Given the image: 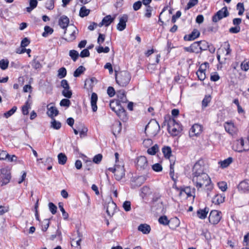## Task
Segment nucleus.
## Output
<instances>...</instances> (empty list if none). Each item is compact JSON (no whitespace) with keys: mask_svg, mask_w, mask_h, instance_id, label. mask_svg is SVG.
<instances>
[{"mask_svg":"<svg viewBox=\"0 0 249 249\" xmlns=\"http://www.w3.org/2000/svg\"><path fill=\"white\" fill-rule=\"evenodd\" d=\"M192 179L197 190H199L200 188L205 187L208 195H209V192L211 191L213 188V184L212 183L211 178L207 173L192 176Z\"/></svg>","mask_w":249,"mask_h":249,"instance_id":"obj_1","label":"nucleus"},{"mask_svg":"<svg viewBox=\"0 0 249 249\" xmlns=\"http://www.w3.org/2000/svg\"><path fill=\"white\" fill-rule=\"evenodd\" d=\"M69 18L63 16V29L65 30L63 39L67 42H72L76 39L78 30L73 24H69Z\"/></svg>","mask_w":249,"mask_h":249,"instance_id":"obj_2","label":"nucleus"},{"mask_svg":"<svg viewBox=\"0 0 249 249\" xmlns=\"http://www.w3.org/2000/svg\"><path fill=\"white\" fill-rule=\"evenodd\" d=\"M109 107L121 120L124 122L127 120L125 110L121 106L118 101L114 100L110 101Z\"/></svg>","mask_w":249,"mask_h":249,"instance_id":"obj_3","label":"nucleus"},{"mask_svg":"<svg viewBox=\"0 0 249 249\" xmlns=\"http://www.w3.org/2000/svg\"><path fill=\"white\" fill-rule=\"evenodd\" d=\"M131 74L127 71L118 72L115 71L116 83L120 86L125 87L128 84L131 80Z\"/></svg>","mask_w":249,"mask_h":249,"instance_id":"obj_4","label":"nucleus"},{"mask_svg":"<svg viewBox=\"0 0 249 249\" xmlns=\"http://www.w3.org/2000/svg\"><path fill=\"white\" fill-rule=\"evenodd\" d=\"M168 131L172 136L178 135L182 130L181 124L174 119H170L168 122Z\"/></svg>","mask_w":249,"mask_h":249,"instance_id":"obj_5","label":"nucleus"},{"mask_svg":"<svg viewBox=\"0 0 249 249\" xmlns=\"http://www.w3.org/2000/svg\"><path fill=\"white\" fill-rule=\"evenodd\" d=\"M160 126L156 120L151 121L145 126V132L151 136H155L160 131Z\"/></svg>","mask_w":249,"mask_h":249,"instance_id":"obj_6","label":"nucleus"},{"mask_svg":"<svg viewBox=\"0 0 249 249\" xmlns=\"http://www.w3.org/2000/svg\"><path fill=\"white\" fill-rule=\"evenodd\" d=\"M136 168L142 171H147L150 169L147 160L145 156L138 157L135 161Z\"/></svg>","mask_w":249,"mask_h":249,"instance_id":"obj_7","label":"nucleus"},{"mask_svg":"<svg viewBox=\"0 0 249 249\" xmlns=\"http://www.w3.org/2000/svg\"><path fill=\"white\" fill-rule=\"evenodd\" d=\"M204 161L202 160H199L194 165L192 168V176H196L198 175L206 173L205 172Z\"/></svg>","mask_w":249,"mask_h":249,"instance_id":"obj_8","label":"nucleus"},{"mask_svg":"<svg viewBox=\"0 0 249 249\" xmlns=\"http://www.w3.org/2000/svg\"><path fill=\"white\" fill-rule=\"evenodd\" d=\"M229 13L228 11L227 7L225 6L221 10H219L213 16L212 20L214 22H217L224 18L228 17Z\"/></svg>","mask_w":249,"mask_h":249,"instance_id":"obj_9","label":"nucleus"},{"mask_svg":"<svg viewBox=\"0 0 249 249\" xmlns=\"http://www.w3.org/2000/svg\"><path fill=\"white\" fill-rule=\"evenodd\" d=\"M11 177L10 170L5 168L1 169L0 179L2 184H7L10 181Z\"/></svg>","mask_w":249,"mask_h":249,"instance_id":"obj_10","label":"nucleus"},{"mask_svg":"<svg viewBox=\"0 0 249 249\" xmlns=\"http://www.w3.org/2000/svg\"><path fill=\"white\" fill-rule=\"evenodd\" d=\"M221 218V212L217 210L212 211L209 214V222L213 224H217Z\"/></svg>","mask_w":249,"mask_h":249,"instance_id":"obj_11","label":"nucleus"},{"mask_svg":"<svg viewBox=\"0 0 249 249\" xmlns=\"http://www.w3.org/2000/svg\"><path fill=\"white\" fill-rule=\"evenodd\" d=\"M203 127L201 125L195 124L191 128L189 131V136L191 137L197 136L202 132Z\"/></svg>","mask_w":249,"mask_h":249,"instance_id":"obj_12","label":"nucleus"},{"mask_svg":"<svg viewBox=\"0 0 249 249\" xmlns=\"http://www.w3.org/2000/svg\"><path fill=\"white\" fill-rule=\"evenodd\" d=\"M237 189L242 193H249V179H245L240 182L237 186Z\"/></svg>","mask_w":249,"mask_h":249,"instance_id":"obj_13","label":"nucleus"},{"mask_svg":"<svg viewBox=\"0 0 249 249\" xmlns=\"http://www.w3.org/2000/svg\"><path fill=\"white\" fill-rule=\"evenodd\" d=\"M225 131L231 135H235L237 132V128L231 122H226L224 124Z\"/></svg>","mask_w":249,"mask_h":249,"instance_id":"obj_14","label":"nucleus"},{"mask_svg":"<svg viewBox=\"0 0 249 249\" xmlns=\"http://www.w3.org/2000/svg\"><path fill=\"white\" fill-rule=\"evenodd\" d=\"M125 175V170L123 165L118 164L116 165V170L114 174L115 178L118 180H121Z\"/></svg>","mask_w":249,"mask_h":249,"instance_id":"obj_15","label":"nucleus"},{"mask_svg":"<svg viewBox=\"0 0 249 249\" xmlns=\"http://www.w3.org/2000/svg\"><path fill=\"white\" fill-rule=\"evenodd\" d=\"M47 114L52 119H53V117L58 114V110L53 104H49L47 106Z\"/></svg>","mask_w":249,"mask_h":249,"instance_id":"obj_16","label":"nucleus"},{"mask_svg":"<svg viewBox=\"0 0 249 249\" xmlns=\"http://www.w3.org/2000/svg\"><path fill=\"white\" fill-rule=\"evenodd\" d=\"M244 140L243 138L237 140L233 145V149L238 152H242L244 151Z\"/></svg>","mask_w":249,"mask_h":249,"instance_id":"obj_17","label":"nucleus"},{"mask_svg":"<svg viewBox=\"0 0 249 249\" xmlns=\"http://www.w3.org/2000/svg\"><path fill=\"white\" fill-rule=\"evenodd\" d=\"M128 20V16L127 15H123V16L120 18L119 22L117 26V29L120 31H122L126 27V23Z\"/></svg>","mask_w":249,"mask_h":249,"instance_id":"obj_18","label":"nucleus"},{"mask_svg":"<svg viewBox=\"0 0 249 249\" xmlns=\"http://www.w3.org/2000/svg\"><path fill=\"white\" fill-rule=\"evenodd\" d=\"M144 178L142 176L133 178L131 180V188H136L141 186L144 183Z\"/></svg>","mask_w":249,"mask_h":249,"instance_id":"obj_19","label":"nucleus"},{"mask_svg":"<svg viewBox=\"0 0 249 249\" xmlns=\"http://www.w3.org/2000/svg\"><path fill=\"white\" fill-rule=\"evenodd\" d=\"M115 18V17L111 18L110 15H107L103 18L102 21L99 23L98 26L100 27L103 25L107 27L114 21Z\"/></svg>","mask_w":249,"mask_h":249,"instance_id":"obj_20","label":"nucleus"},{"mask_svg":"<svg viewBox=\"0 0 249 249\" xmlns=\"http://www.w3.org/2000/svg\"><path fill=\"white\" fill-rule=\"evenodd\" d=\"M195 188L192 189L190 187L181 188L180 189L179 195L180 196H183L185 194L187 197L194 196L193 194L195 193Z\"/></svg>","mask_w":249,"mask_h":249,"instance_id":"obj_21","label":"nucleus"},{"mask_svg":"<svg viewBox=\"0 0 249 249\" xmlns=\"http://www.w3.org/2000/svg\"><path fill=\"white\" fill-rule=\"evenodd\" d=\"M98 100L97 94L93 92L91 94L90 97V104L92 108V110L93 112H95L97 110V102Z\"/></svg>","mask_w":249,"mask_h":249,"instance_id":"obj_22","label":"nucleus"},{"mask_svg":"<svg viewBox=\"0 0 249 249\" xmlns=\"http://www.w3.org/2000/svg\"><path fill=\"white\" fill-rule=\"evenodd\" d=\"M200 35L199 32L196 30L194 29L193 32L189 34L188 36H185L184 37V39L185 40H193L198 37Z\"/></svg>","mask_w":249,"mask_h":249,"instance_id":"obj_23","label":"nucleus"},{"mask_svg":"<svg viewBox=\"0 0 249 249\" xmlns=\"http://www.w3.org/2000/svg\"><path fill=\"white\" fill-rule=\"evenodd\" d=\"M122 130V124L120 121L115 122L112 125V130L113 134L116 135L120 133Z\"/></svg>","mask_w":249,"mask_h":249,"instance_id":"obj_24","label":"nucleus"},{"mask_svg":"<svg viewBox=\"0 0 249 249\" xmlns=\"http://www.w3.org/2000/svg\"><path fill=\"white\" fill-rule=\"evenodd\" d=\"M77 234L79 239L77 240L72 239L71 241V245L72 247L77 248V249H81L80 243L81 242L82 234L79 232V230H77Z\"/></svg>","mask_w":249,"mask_h":249,"instance_id":"obj_25","label":"nucleus"},{"mask_svg":"<svg viewBox=\"0 0 249 249\" xmlns=\"http://www.w3.org/2000/svg\"><path fill=\"white\" fill-rule=\"evenodd\" d=\"M116 207V205L113 202L108 203L106 210V212L107 214L109 216L113 215L114 213Z\"/></svg>","mask_w":249,"mask_h":249,"instance_id":"obj_26","label":"nucleus"},{"mask_svg":"<svg viewBox=\"0 0 249 249\" xmlns=\"http://www.w3.org/2000/svg\"><path fill=\"white\" fill-rule=\"evenodd\" d=\"M138 230L142 232L143 234H148L150 231V226L146 224H140L138 228Z\"/></svg>","mask_w":249,"mask_h":249,"instance_id":"obj_27","label":"nucleus"},{"mask_svg":"<svg viewBox=\"0 0 249 249\" xmlns=\"http://www.w3.org/2000/svg\"><path fill=\"white\" fill-rule=\"evenodd\" d=\"M117 96L118 98V102L122 103H126L127 101V98L124 90H119L117 92Z\"/></svg>","mask_w":249,"mask_h":249,"instance_id":"obj_28","label":"nucleus"},{"mask_svg":"<svg viewBox=\"0 0 249 249\" xmlns=\"http://www.w3.org/2000/svg\"><path fill=\"white\" fill-rule=\"evenodd\" d=\"M209 212V209L205 208L204 209H199L197 211V216L202 219H205Z\"/></svg>","mask_w":249,"mask_h":249,"instance_id":"obj_29","label":"nucleus"},{"mask_svg":"<svg viewBox=\"0 0 249 249\" xmlns=\"http://www.w3.org/2000/svg\"><path fill=\"white\" fill-rule=\"evenodd\" d=\"M225 200V197L221 195L217 194L213 198V203L219 205L223 203Z\"/></svg>","mask_w":249,"mask_h":249,"instance_id":"obj_30","label":"nucleus"},{"mask_svg":"<svg viewBox=\"0 0 249 249\" xmlns=\"http://www.w3.org/2000/svg\"><path fill=\"white\" fill-rule=\"evenodd\" d=\"M233 161V159L231 157H229L228 158L222 160L218 162L219 164H220L221 167L222 168H225L227 167L230 165L231 163Z\"/></svg>","mask_w":249,"mask_h":249,"instance_id":"obj_31","label":"nucleus"},{"mask_svg":"<svg viewBox=\"0 0 249 249\" xmlns=\"http://www.w3.org/2000/svg\"><path fill=\"white\" fill-rule=\"evenodd\" d=\"M191 49L193 50L192 53H198L201 52L199 41H196L191 44Z\"/></svg>","mask_w":249,"mask_h":249,"instance_id":"obj_32","label":"nucleus"},{"mask_svg":"<svg viewBox=\"0 0 249 249\" xmlns=\"http://www.w3.org/2000/svg\"><path fill=\"white\" fill-rule=\"evenodd\" d=\"M162 153L166 158L169 159L171 156L172 150L169 146H164L162 148Z\"/></svg>","mask_w":249,"mask_h":249,"instance_id":"obj_33","label":"nucleus"},{"mask_svg":"<svg viewBox=\"0 0 249 249\" xmlns=\"http://www.w3.org/2000/svg\"><path fill=\"white\" fill-rule=\"evenodd\" d=\"M37 56H35L34 59L31 63L32 67L36 70L40 69L42 65L39 61L37 60Z\"/></svg>","mask_w":249,"mask_h":249,"instance_id":"obj_34","label":"nucleus"},{"mask_svg":"<svg viewBox=\"0 0 249 249\" xmlns=\"http://www.w3.org/2000/svg\"><path fill=\"white\" fill-rule=\"evenodd\" d=\"M37 3L38 2L36 0H30V6L26 8L27 12L29 13L31 12L37 6Z\"/></svg>","mask_w":249,"mask_h":249,"instance_id":"obj_35","label":"nucleus"},{"mask_svg":"<svg viewBox=\"0 0 249 249\" xmlns=\"http://www.w3.org/2000/svg\"><path fill=\"white\" fill-rule=\"evenodd\" d=\"M170 222L171 223L170 228L173 229L178 227L180 224L179 220L177 217L172 218Z\"/></svg>","mask_w":249,"mask_h":249,"instance_id":"obj_36","label":"nucleus"},{"mask_svg":"<svg viewBox=\"0 0 249 249\" xmlns=\"http://www.w3.org/2000/svg\"><path fill=\"white\" fill-rule=\"evenodd\" d=\"M53 32V28H51L50 26H45L44 27V31L42 33V36L43 37H46L49 35L52 34Z\"/></svg>","mask_w":249,"mask_h":249,"instance_id":"obj_37","label":"nucleus"},{"mask_svg":"<svg viewBox=\"0 0 249 249\" xmlns=\"http://www.w3.org/2000/svg\"><path fill=\"white\" fill-rule=\"evenodd\" d=\"M86 70V69L83 66H79L74 72L73 76L75 77H79Z\"/></svg>","mask_w":249,"mask_h":249,"instance_id":"obj_38","label":"nucleus"},{"mask_svg":"<svg viewBox=\"0 0 249 249\" xmlns=\"http://www.w3.org/2000/svg\"><path fill=\"white\" fill-rule=\"evenodd\" d=\"M69 55L71 58V59L73 60V61H76L79 56V54L77 51L72 50H71L69 53Z\"/></svg>","mask_w":249,"mask_h":249,"instance_id":"obj_39","label":"nucleus"},{"mask_svg":"<svg viewBox=\"0 0 249 249\" xmlns=\"http://www.w3.org/2000/svg\"><path fill=\"white\" fill-rule=\"evenodd\" d=\"M89 13V10L86 9L85 6L81 8L79 12V15L81 17H84L88 16Z\"/></svg>","mask_w":249,"mask_h":249,"instance_id":"obj_40","label":"nucleus"},{"mask_svg":"<svg viewBox=\"0 0 249 249\" xmlns=\"http://www.w3.org/2000/svg\"><path fill=\"white\" fill-rule=\"evenodd\" d=\"M158 149V145L157 144H155L153 146L147 149V153L149 155H154L157 153Z\"/></svg>","mask_w":249,"mask_h":249,"instance_id":"obj_41","label":"nucleus"},{"mask_svg":"<svg viewBox=\"0 0 249 249\" xmlns=\"http://www.w3.org/2000/svg\"><path fill=\"white\" fill-rule=\"evenodd\" d=\"M158 221L160 224L163 225H167L170 222V221L168 219L167 216L165 215L160 216L159 218Z\"/></svg>","mask_w":249,"mask_h":249,"instance_id":"obj_42","label":"nucleus"},{"mask_svg":"<svg viewBox=\"0 0 249 249\" xmlns=\"http://www.w3.org/2000/svg\"><path fill=\"white\" fill-rule=\"evenodd\" d=\"M211 100V96H205L204 98L203 99L202 101V107L203 108H205L208 105V104L210 102Z\"/></svg>","mask_w":249,"mask_h":249,"instance_id":"obj_43","label":"nucleus"},{"mask_svg":"<svg viewBox=\"0 0 249 249\" xmlns=\"http://www.w3.org/2000/svg\"><path fill=\"white\" fill-rule=\"evenodd\" d=\"M31 108L30 105L28 102L22 107V113L24 115H27L29 113V109Z\"/></svg>","mask_w":249,"mask_h":249,"instance_id":"obj_44","label":"nucleus"},{"mask_svg":"<svg viewBox=\"0 0 249 249\" xmlns=\"http://www.w3.org/2000/svg\"><path fill=\"white\" fill-rule=\"evenodd\" d=\"M17 109V107L14 106L10 110L4 113V116L6 118L10 117L16 111Z\"/></svg>","mask_w":249,"mask_h":249,"instance_id":"obj_45","label":"nucleus"},{"mask_svg":"<svg viewBox=\"0 0 249 249\" xmlns=\"http://www.w3.org/2000/svg\"><path fill=\"white\" fill-rule=\"evenodd\" d=\"M199 43H200V47L201 51L207 50L209 47L208 42L205 40L200 41H199Z\"/></svg>","mask_w":249,"mask_h":249,"instance_id":"obj_46","label":"nucleus"},{"mask_svg":"<svg viewBox=\"0 0 249 249\" xmlns=\"http://www.w3.org/2000/svg\"><path fill=\"white\" fill-rule=\"evenodd\" d=\"M96 49L97 52L99 53H107L109 52L110 50L108 47H105V48H104L101 45H99V46L98 47H97Z\"/></svg>","mask_w":249,"mask_h":249,"instance_id":"obj_47","label":"nucleus"},{"mask_svg":"<svg viewBox=\"0 0 249 249\" xmlns=\"http://www.w3.org/2000/svg\"><path fill=\"white\" fill-rule=\"evenodd\" d=\"M236 8L238 10V15L239 16L242 15L245 10L243 3L241 2L238 3L236 5Z\"/></svg>","mask_w":249,"mask_h":249,"instance_id":"obj_48","label":"nucleus"},{"mask_svg":"<svg viewBox=\"0 0 249 249\" xmlns=\"http://www.w3.org/2000/svg\"><path fill=\"white\" fill-rule=\"evenodd\" d=\"M198 3V0H190L185 7V10H189Z\"/></svg>","mask_w":249,"mask_h":249,"instance_id":"obj_49","label":"nucleus"},{"mask_svg":"<svg viewBox=\"0 0 249 249\" xmlns=\"http://www.w3.org/2000/svg\"><path fill=\"white\" fill-rule=\"evenodd\" d=\"M9 61L7 60L2 59L0 61V68L4 70L8 68Z\"/></svg>","mask_w":249,"mask_h":249,"instance_id":"obj_50","label":"nucleus"},{"mask_svg":"<svg viewBox=\"0 0 249 249\" xmlns=\"http://www.w3.org/2000/svg\"><path fill=\"white\" fill-rule=\"evenodd\" d=\"M52 119L51 126L56 129H59L61 126V124L59 122H56L54 119Z\"/></svg>","mask_w":249,"mask_h":249,"instance_id":"obj_51","label":"nucleus"},{"mask_svg":"<svg viewBox=\"0 0 249 249\" xmlns=\"http://www.w3.org/2000/svg\"><path fill=\"white\" fill-rule=\"evenodd\" d=\"M72 94V92L71 89H63V96L67 98H71Z\"/></svg>","mask_w":249,"mask_h":249,"instance_id":"obj_52","label":"nucleus"},{"mask_svg":"<svg viewBox=\"0 0 249 249\" xmlns=\"http://www.w3.org/2000/svg\"><path fill=\"white\" fill-rule=\"evenodd\" d=\"M49 207L50 212L52 214H54L56 213L57 207L52 202L49 203Z\"/></svg>","mask_w":249,"mask_h":249,"instance_id":"obj_53","label":"nucleus"},{"mask_svg":"<svg viewBox=\"0 0 249 249\" xmlns=\"http://www.w3.org/2000/svg\"><path fill=\"white\" fill-rule=\"evenodd\" d=\"M152 168L155 172H160L162 170L161 165L159 163L153 164L152 166Z\"/></svg>","mask_w":249,"mask_h":249,"instance_id":"obj_54","label":"nucleus"},{"mask_svg":"<svg viewBox=\"0 0 249 249\" xmlns=\"http://www.w3.org/2000/svg\"><path fill=\"white\" fill-rule=\"evenodd\" d=\"M102 158L103 156L102 154H98L93 157V162L96 164H99L101 161Z\"/></svg>","mask_w":249,"mask_h":249,"instance_id":"obj_55","label":"nucleus"},{"mask_svg":"<svg viewBox=\"0 0 249 249\" xmlns=\"http://www.w3.org/2000/svg\"><path fill=\"white\" fill-rule=\"evenodd\" d=\"M30 40L28 38L25 37L21 41L20 47L25 48L27 46L30 44Z\"/></svg>","mask_w":249,"mask_h":249,"instance_id":"obj_56","label":"nucleus"},{"mask_svg":"<svg viewBox=\"0 0 249 249\" xmlns=\"http://www.w3.org/2000/svg\"><path fill=\"white\" fill-rule=\"evenodd\" d=\"M218 186L219 189L223 192L226 191L227 189V183L224 181L218 182Z\"/></svg>","mask_w":249,"mask_h":249,"instance_id":"obj_57","label":"nucleus"},{"mask_svg":"<svg viewBox=\"0 0 249 249\" xmlns=\"http://www.w3.org/2000/svg\"><path fill=\"white\" fill-rule=\"evenodd\" d=\"M123 207L126 212L130 211L131 210V203L129 201H125L124 202Z\"/></svg>","mask_w":249,"mask_h":249,"instance_id":"obj_58","label":"nucleus"},{"mask_svg":"<svg viewBox=\"0 0 249 249\" xmlns=\"http://www.w3.org/2000/svg\"><path fill=\"white\" fill-rule=\"evenodd\" d=\"M152 10V7L150 5L146 6V12L145 13V16L146 18H150L151 17Z\"/></svg>","mask_w":249,"mask_h":249,"instance_id":"obj_59","label":"nucleus"},{"mask_svg":"<svg viewBox=\"0 0 249 249\" xmlns=\"http://www.w3.org/2000/svg\"><path fill=\"white\" fill-rule=\"evenodd\" d=\"M196 74L199 80L203 81L206 78L205 72H202L200 71H197Z\"/></svg>","mask_w":249,"mask_h":249,"instance_id":"obj_60","label":"nucleus"},{"mask_svg":"<svg viewBox=\"0 0 249 249\" xmlns=\"http://www.w3.org/2000/svg\"><path fill=\"white\" fill-rule=\"evenodd\" d=\"M241 68L244 71H247L249 69V61H243L241 64Z\"/></svg>","mask_w":249,"mask_h":249,"instance_id":"obj_61","label":"nucleus"},{"mask_svg":"<svg viewBox=\"0 0 249 249\" xmlns=\"http://www.w3.org/2000/svg\"><path fill=\"white\" fill-rule=\"evenodd\" d=\"M89 54L90 53L88 49H85L81 52L79 56L82 58H84L85 57L89 56Z\"/></svg>","mask_w":249,"mask_h":249,"instance_id":"obj_62","label":"nucleus"},{"mask_svg":"<svg viewBox=\"0 0 249 249\" xmlns=\"http://www.w3.org/2000/svg\"><path fill=\"white\" fill-rule=\"evenodd\" d=\"M45 7L49 10H52L54 7L53 2V0H48L45 3Z\"/></svg>","mask_w":249,"mask_h":249,"instance_id":"obj_63","label":"nucleus"},{"mask_svg":"<svg viewBox=\"0 0 249 249\" xmlns=\"http://www.w3.org/2000/svg\"><path fill=\"white\" fill-rule=\"evenodd\" d=\"M240 31V27L239 26H235L230 28L229 32L232 34H237Z\"/></svg>","mask_w":249,"mask_h":249,"instance_id":"obj_64","label":"nucleus"}]
</instances>
